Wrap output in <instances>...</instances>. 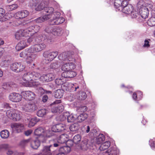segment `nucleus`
<instances>
[{"mask_svg":"<svg viewBox=\"0 0 155 155\" xmlns=\"http://www.w3.org/2000/svg\"><path fill=\"white\" fill-rule=\"evenodd\" d=\"M33 60L30 55V54L28 55L26 59V61L28 63H30L32 62Z\"/></svg>","mask_w":155,"mask_h":155,"instance_id":"e2e57ef3","label":"nucleus"},{"mask_svg":"<svg viewBox=\"0 0 155 155\" xmlns=\"http://www.w3.org/2000/svg\"><path fill=\"white\" fill-rule=\"evenodd\" d=\"M62 29L59 27H54L52 34L56 36H60L62 34Z\"/></svg>","mask_w":155,"mask_h":155,"instance_id":"7c9ffc66","label":"nucleus"},{"mask_svg":"<svg viewBox=\"0 0 155 155\" xmlns=\"http://www.w3.org/2000/svg\"><path fill=\"white\" fill-rule=\"evenodd\" d=\"M38 108L35 103L30 102L28 104H25L22 107L23 110L26 112H31L34 111Z\"/></svg>","mask_w":155,"mask_h":155,"instance_id":"f8f14e48","label":"nucleus"},{"mask_svg":"<svg viewBox=\"0 0 155 155\" xmlns=\"http://www.w3.org/2000/svg\"><path fill=\"white\" fill-rule=\"evenodd\" d=\"M147 24L150 26L155 25V17H152L147 21Z\"/></svg>","mask_w":155,"mask_h":155,"instance_id":"49530a36","label":"nucleus"},{"mask_svg":"<svg viewBox=\"0 0 155 155\" xmlns=\"http://www.w3.org/2000/svg\"><path fill=\"white\" fill-rule=\"evenodd\" d=\"M132 97L134 100L139 101L141 100L142 98L143 93L140 91H137L134 93Z\"/></svg>","mask_w":155,"mask_h":155,"instance_id":"cd10ccee","label":"nucleus"},{"mask_svg":"<svg viewBox=\"0 0 155 155\" xmlns=\"http://www.w3.org/2000/svg\"><path fill=\"white\" fill-rule=\"evenodd\" d=\"M79 88V85L76 83L74 84H70L68 87V90L71 92H74L77 91V90Z\"/></svg>","mask_w":155,"mask_h":155,"instance_id":"4c0bfd02","label":"nucleus"},{"mask_svg":"<svg viewBox=\"0 0 155 155\" xmlns=\"http://www.w3.org/2000/svg\"><path fill=\"white\" fill-rule=\"evenodd\" d=\"M23 85L25 87H39L41 84L38 81L32 82H25L23 84Z\"/></svg>","mask_w":155,"mask_h":155,"instance_id":"a878e982","label":"nucleus"},{"mask_svg":"<svg viewBox=\"0 0 155 155\" xmlns=\"http://www.w3.org/2000/svg\"><path fill=\"white\" fill-rule=\"evenodd\" d=\"M122 0H114V5L115 7L117 9V11H121L122 8Z\"/></svg>","mask_w":155,"mask_h":155,"instance_id":"473e14b6","label":"nucleus"},{"mask_svg":"<svg viewBox=\"0 0 155 155\" xmlns=\"http://www.w3.org/2000/svg\"><path fill=\"white\" fill-rule=\"evenodd\" d=\"M90 147V145L88 143L87 140L85 139L82 140L81 142L80 147L83 150H86Z\"/></svg>","mask_w":155,"mask_h":155,"instance_id":"c756f323","label":"nucleus"},{"mask_svg":"<svg viewBox=\"0 0 155 155\" xmlns=\"http://www.w3.org/2000/svg\"><path fill=\"white\" fill-rule=\"evenodd\" d=\"M8 19V18L7 16V15H3L2 17L0 18V21L3 22L6 21Z\"/></svg>","mask_w":155,"mask_h":155,"instance_id":"0e129e2a","label":"nucleus"},{"mask_svg":"<svg viewBox=\"0 0 155 155\" xmlns=\"http://www.w3.org/2000/svg\"><path fill=\"white\" fill-rule=\"evenodd\" d=\"M48 3V0L44 1V0H42V1L39 2L38 3H36L35 4H34L33 5H32V6L36 11H39L44 8L45 5H47Z\"/></svg>","mask_w":155,"mask_h":155,"instance_id":"f3484780","label":"nucleus"},{"mask_svg":"<svg viewBox=\"0 0 155 155\" xmlns=\"http://www.w3.org/2000/svg\"><path fill=\"white\" fill-rule=\"evenodd\" d=\"M51 22H49V25H47L45 28L44 30L45 32L47 33H52L54 27L50 24Z\"/></svg>","mask_w":155,"mask_h":155,"instance_id":"c03bdc74","label":"nucleus"},{"mask_svg":"<svg viewBox=\"0 0 155 155\" xmlns=\"http://www.w3.org/2000/svg\"><path fill=\"white\" fill-rule=\"evenodd\" d=\"M149 144L152 148H155V141L151 140H149Z\"/></svg>","mask_w":155,"mask_h":155,"instance_id":"69168bd1","label":"nucleus"},{"mask_svg":"<svg viewBox=\"0 0 155 155\" xmlns=\"http://www.w3.org/2000/svg\"><path fill=\"white\" fill-rule=\"evenodd\" d=\"M59 152L65 154L69 153L71 151V148L69 146L61 147L59 149Z\"/></svg>","mask_w":155,"mask_h":155,"instance_id":"f704fd0d","label":"nucleus"},{"mask_svg":"<svg viewBox=\"0 0 155 155\" xmlns=\"http://www.w3.org/2000/svg\"><path fill=\"white\" fill-rule=\"evenodd\" d=\"M25 66L20 62L15 63L10 66L11 70L17 72L22 71L25 69Z\"/></svg>","mask_w":155,"mask_h":155,"instance_id":"dca6fc26","label":"nucleus"},{"mask_svg":"<svg viewBox=\"0 0 155 155\" xmlns=\"http://www.w3.org/2000/svg\"><path fill=\"white\" fill-rule=\"evenodd\" d=\"M46 47V45L44 43L37 44L29 48V51L31 53L39 52L44 49Z\"/></svg>","mask_w":155,"mask_h":155,"instance_id":"4468645a","label":"nucleus"},{"mask_svg":"<svg viewBox=\"0 0 155 155\" xmlns=\"http://www.w3.org/2000/svg\"><path fill=\"white\" fill-rule=\"evenodd\" d=\"M66 142L67 144L69 145V146L70 147L72 146L73 145V143H74L73 140H69L68 139Z\"/></svg>","mask_w":155,"mask_h":155,"instance_id":"774afa93","label":"nucleus"},{"mask_svg":"<svg viewBox=\"0 0 155 155\" xmlns=\"http://www.w3.org/2000/svg\"><path fill=\"white\" fill-rule=\"evenodd\" d=\"M11 127L13 131L17 133L22 132L24 128L23 124L16 123L12 124Z\"/></svg>","mask_w":155,"mask_h":155,"instance_id":"412c9836","label":"nucleus"},{"mask_svg":"<svg viewBox=\"0 0 155 155\" xmlns=\"http://www.w3.org/2000/svg\"><path fill=\"white\" fill-rule=\"evenodd\" d=\"M105 140V137L104 135L102 134H99L97 137L95 142L97 144L101 143Z\"/></svg>","mask_w":155,"mask_h":155,"instance_id":"a19ab883","label":"nucleus"},{"mask_svg":"<svg viewBox=\"0 0 155 155\" xmlns=\"http://www.w3.org/2000/svg\"><path fill=\"white\" fill-rule=\"evenodd\" d=\"M54 133L50 129L46 130L41 127H39L35 130V134L38 137L37 138L42 143H45L48 138L52 137Z\"/></svg>","mask_w":155,"mask_h":155,"instance_id":"f03ea898","label":"nucleus"},{"mask_svg":"<svg viewBox=\"0 0 155 155\" xmlns=\"http://www.w3.org/2000/svg\"><path fill=\"white\" fill-rule=\"evenodd\" d=\"M40 76V74L37 72H29L23 74L22 79L26 82H30L29 81L32 80L33 79L35 80L38 79Z\"/></svg>","mask_w":155,"mask_h":155,"instance_id":"39448f33","label":"nucleus"},{"mask_svg":"<svg viewBox=\"0 0 155 155\" xmlns=\"http://www.w3.org/2000/svg\"><path fill=\"white\" fill-rule=\"evenodd\" d=\"M150 39H145L144 41V44L143 45V48H148L150 47Z\"/></svg>","mask_w":155,"mask_h":155,"instance_id":"4d7b16f0","label":"nucleus"},{"mask_svg":"<svg viewBox=\"0 0 155 155\" xmlns=\"http://www.w3.org/2000/svg\"><path fill=\"white\" fill-rule=\"evenodd\" d=\"M143 2L142 0L140 1L138 3V5H140L142 6L139 10L140 15L143 19H145L148 17L149 14V11L148 10V8H146V7H144L142 4Z\"/></svg>","mask_w":155,"mask_h":155,"instance_id":"ddd939ff","label":"nucleus"},{"mask_svg":"<svg viewBox=\"0 0 155 155\" xmlns=\"http://www.w3.org/2000/svg\"><path fill=\"white\" fill-rule=\"evenodd\" d=\"M61 100H57L51 104V106L52 107L51 110L52 112L60 113L63 111L64 110V106L61 104L57 105L61 103Z\"/></svg>","mask_w":155,"mask_h":155,"instance_id":"6e6552de","label":"nucleus"},{"mask_svg":"<svg viewBox=\"0 0 155 155\" xmlns=\"http://www.w3.org/2000/svg\"><path fill=\"white\" fill-rule=\"evenodd\" d=\"M29 141V139L23 140L21 142L20 145L21 147H24L27 145Z\"/></svg>","mask_w":155,"mask_h":155,"instance_id":"bf43d9fd","label":"nucleus"},{"mask_svg":"<svg viewBox=\"0 0 155 155\" xmlns=\"http://www.w3.org/2000/svg\"><path fill=\"white\" fill-rule=\"evenodd\" d=\"M18 6L16 4H12L8 6V8L10 10H12L17 8Z\"/></svg>","mask_w":155,"mask_h":155,"instance_id":"052dcab7","label":"nucleus"},{"mask_svg":"<svg viewBox=\"0 0 155 155\" xmlns=\"http://www.w3.org/2000/svg\"><path fill=\"white\" fill-rule=\"evenodd\" d=\"M40 27L38 25L31 26L27 29L20 30L17 31L15 34V38L19 40L24 39L28 37H30L26 40L28 46L30 44H35L34 41V35H31L34 33H36L39 30Z\"/></svg>","mask_w":155,"mask_h":155,"instance_id":"f257e3e1","label":"nucleus"},{"mask_svg":"<svg viewBox=\"0 0 155 155\" xmlns=\"http://www.w3.org/2000/svg\"><path fill=\"white\" fill-rule=\"evenodd\" d=\"M9 135V131L6 130H2L0 132V136L1 138L3 139L8 138Z\"/></svg>","mask_w":155,"mask_h":155,"instance_id":"79ce46f5","label":"nucleus"},{"mask_svg":"<svg viewBox=\"0 0 155 155\" xmlns=\"http://www.w3.org/2000/svg\"><path fill=\"white\" fill-rule=\"evenodd\" d=\"M87 110V107L85 106H81L78 107L77 109V110L78 112H84Z\"/></svg>","mask_w":155,"mask_h":155,"instance_id":"6e6d98bb","label":"nucleus"},{"mask_svg":"<svg viewBox=\"0 0 155 155\" xmlns=\"http://www.w3.org/2000/svg\"><path fill=\"white\" fill-rule=\"evenodd\" d=\"M115 149L114 147H111L108 150L105 151V153H109V155H113V154L114 153V151Z\"/></svg>","mask_w":155,"mask_h":155,"instance_id":"13d9d810","label":"nucleus"},{"mask_svg":"<svg viewBox=\"0 0 155 155\" xmlns=\"http://www.w3.org/2000/svg\"><path fill=\"white\" fill-rule=\"evenodd\" d=\"M144 7H146V8H148V11L149 10L151 11L152 13H153V11H154L155 12L154 14H155V8L152 4H146V5L144 6Z\"/></svg>","mask_w":155,"mask_h":155,"instance_id":"5fc2aeb1","label":"nucleus"},{"mask_svg":"<svg viewBox=\"0 0 155 155\" xmlns=\"http://www.w3.org/2000/svg\"><path fill=\"white\" fill-rule=\"evenodd\" d=\"M58 52L57 51L49 52L45 51L43 53V56L45 58L46 64L48 63L53 60L57 56Z\"/></svg>","mask_w":155,"mask_h":155,"instance_id":"1a4fd4ad","label":"nucleus"},{"mask_svg":"<svg viewBox=\"0 0 155 155\" xmlns=\"http://www.w3.org/2000/svg\"><path fill=\"white\" fill-rule=\"evenodd\" d=\"M29 51V48L28 49H26L23 51L20 54V57L21 58H25L26 57H27L28 55L30 54V53H31V51Z\"/></svg>","mask_w":155,"mask_h":155,"instance_id":"37998d69","label":"nucleus"},{"mask_svg":"<svg viewBox=\"0 0 155 155\" xmlns=\"http://www.w3.org/2000/svg\"><path fill=\"white\" fill-rule=\"evenodd\" d=\"M69 128L71 131L76 132L79 128L78 125V124H75L71 125Z\"/></svg>","mask_w":155,"mask_h":155,"instance_id":"603ef678","label":"nucleus"},{"mask_svg":"<svg viewBox=\"0 0 155 155\" xmlns=\"http://www.w3.org/2000/svg\"><path fill=\"white\" fill-rule=\"evenodd\" d=\"M26 39L21 40L16 45L15 48L17 51L21 50L28 46Z\"/></svg>","mask_w":155,"mask_h":155,"instance_id":"393cba45","label":"nucleus"},{"mask_svg":"<svg viewBox=\"0 0 155 155\" xmlns=\"http://www.w3.org/2000/svg\"><path fill=\"white\" fill-rule=\"evenodd\" d=\"M65 125L61 124H58L53 126L51 129H50L51 131L54 133V135L52 136V137H56L57 135L56 133L64 130H65Z\"/></svg>","mask_w":155,"mask_h":155,"instance_id":"2eb2a0df","label":"nucleus"},{"mask_svg":"<svg viewBox=\"0 0 155 155\" xmlns=\"http://www.w3.org/2000/svg\"><path fill=\"white\" fill-rule=\"evenodd\" d=\"M28 11L26 10L20 11L16 12L15 15L17 19H22L27 17L29 15Z\"/></svg>","mask_w":155,"mask_h":155,"instance_id":"4be33fe9","label":"nucleus"},{"mask_svg":"<svg viewBox=\"0 0 155 155\" xmlns=\"http://www.w3.org/2000/svg\"><path fill=\"white\" fill-rule=\"evenodd\" d=\"M73 140L74 143H78L81 140V136L79 134L76 135L74 137Z\"/></svg>","mask_w":155,"mask_h":155,"instance_id":"09e8293b","label":"nucleus"},{"mask_svg":"<svg viewBox=\"0 0 155 155\" xmlns=\"http://www.w3.org/2000/svg\"><path fill=\"white\" fill-rule=\"evenodd\" d=\"M27 119L28 121L29 122L28 127H29L34 126L38 120L37 119V118L35 117L31 118H27Z\"/></svg>","mask_w":155,"mask_h":155,"instance_id":"72a5a7b5","label":"nucleus"},{"mask_svg":"<svg viewBox=\"0 0 155 155\" xmlns=\"http://www.w3.org/2000/svg\"><path fill=\"white\" fill-rule=\"evenodd\" d=\"M55 84L58 86L63 85L64 83V80L62 78H57L55 81Z\"/></svg>","mask_w":155,"mask_h":155,"instance_id":"864d4df0","label":"nucleus"},{"mask_svg":"<svg viewBox=\"0 0 155 155\" xmlns=\"http://www.w3.org/2000/svg\"><path fill=\"white\" fill-rule=\"evenodd\" d=\"M34 41L35 43H38L41 42V41L45 40L47 38V37L46 36L44 37V35H34Z\"/></svg>","mask_w":155,"mask_h":155,"instance_id":"2f4dec72","label":"nucleus"},{"mask_svg":"<svg viewBox=\"0 0 155 155\" xmlns=\"http://www.w3.org/2000/svg\"><path fill=\"white\" fill-rule=\"evenodd\" d=\"M75 99V96L72 94H70L67 97V100L70 101H73Z\"/></svg>","mask_w":155,"mask_h":155,"instance_id":"680f3d73","label":"nucleus"},{"mask_svg":"<svg viewBox=\"0 0 155 155\" xmlns=\"http://www.w3.org/2000/svg\"><path fill=\"white\" fill-rule=\"evenodd\" d=\"M87 117V115L85 113L80 114L78 117L77 116V121L79 122H81L85 120Z\"/></svg>","mask_w":155,"mask_h":155,"instance_id":"ea45409f","label":"nucleus"},{"mask_svg":"<svg viewBox=\"0 0 155 155\" xmlns=\"http://www.w3.org/2000/svg\"><path fill=\"white\" fill-rule=\"evenodd\" d=\"M21 94L24 99L29 101L33 100L36 96L34 92L29 91H23L21 93Z\"/></svg>","mask_w":155,"mask_h":155,"instance_id":"6ab92c4d","label":"nucleus"},{"mask_svg":"<svg viewBox=\"0 0 155 155\" xmlns=\"http://www.w3.org/2000/svg\"><path fill=\"white\" fill-rule=\"evenodd\" d=\"M52 137L54 138L52 140L53 146L54 147H58L60 144L66 143L68 140V136L65 134H62L57 138L56 137Z\"/></svg>","mask_w":155,"mask_h":155,"instance_id":"0eeeda50","label":"nucleus"},{"mask_svg":"<svg viewBox=\"0 0 155 155\" xmlns=\"http://www.w3.org/2000/svg\"><path fill=\"white\" fill-rule=\"evenodd\" d=\"M6 114L9 118L15 121L19 120L22 117V113L21 112L13 109L7 110Z\"/></svg>","mask_w":155,"mask_h":155,"instance_id":"20e7f679","label":"nucleus"},{"mask_svg":"<svg viewBox=\"0 0 155 155\" xmlns=\"http://www.w3.org/2000/svg\"><path fill=\"white\" fill-rule=\"evenodd\" d=\"M87 97L86 93L84 92L81 91L79 93L78 98L80 100H85Z\"/></svg>","mask_w":155,"mask_h":155,"instance_id":"8fccbe9b","label":"nucleus"},{"mask_svg":"<svg viewBox=\"0 0 155 155\" xmlns=\"http://www.w3.org/2000/svg\"><path fill=\"white\" fill-rule=\"evenodd\" d=\"M42 142L39 140V139L37 138L34 141L32 142L31 146L33 149H36L40 145V143Z\"/></svg>","mask_w":155,"mask_h":155,"instance_id":"58836bf2","label":"nucleus"},{"mask_svg":"<svg viewBox=\"0 0 155 155\" xmlns=\"http://www.w3.org/2000/svg\"><path fill=\"white\" fill-rule=\"evenodd\" d=\"M69 52H63L59 54L58 58L59 60L62 61L63 62L67 61H69V62L75 61L76 60L74 58V56L69 55Z\"/></svg>","mask_w":155,"mask_h":155,"instance_id":"9d476101","label":"nucleus"},{"mask_svg":"<svg viewBox=\"0 0 155 155\" xmlns=\"http://www.w3.org/2000/svg\"><path fill=\"white\" fill-rule=\"evenodd\" d=\"M61 13L58 12H55L54 14L52 15V18L50 20V24L51 25H59L64 22L65 19L60 17Z\"/></svg>","mask_w":155,"mask_h":155,"instance_id":"423d86ee","label":"nucleus"},{"mask_svg":"<svg viewBox=\"0 0 155 155\" xmlns=\"http://www.w3.org/2000/svg\"><path fill=\"white\" fill-rule=\"evenodd\" d=\"M44 10L45 12L48 14L45 15H49V19H50V20L52 18V15L53 14H54V13L55 12H54V9L52 7H45L44 8Z\"/></svg>","mask_w":155,"mask_h":155,"instance_id":"bb28decb","label":"nucleus"},{"mask_svg":"<svg viewBox=\"0 0 155 155\" xmlns=\"http://www.w3.org/2000/svg\"><path fill=\"white\" fill-rule=\"evenodd\" d=\"M54 75L52 73L48 74H43L39 78L40 80L43 82H47L51 81L54 78Z\"/></svg>","mask_w":155,"mask_h":155,"instance_id":"a211bd4d","label":"nucleus"},{"mask_svg":"<svg viewBox=\"0 0 155 155\" xmlns=\"http://www.w3.org/2000/svg\"><path fill=\"white\" fill-rule=\"evenodd\" d=\"M110 144L111 143L110 141H106L102 143L99 147V149L101 151L104 150L109 147Z\"/></svg>","mask_w":155,"mask_h":155,"instance_id":"c85d7f7f","label":"nucleus"},{"mask_svg":"<svg viewBox=\"0 0 155 155\" xmlns=\"http://www.w3.org/2000/svg\"><path fill=\"white\" fill-rule=\"evenodd\" d=\"M48 15H44L35 19V21L37 23H41L49 19Z\"/></svg>","mask_w":155,"mask_h":155,"instance_id":"c9c22d12","label":"nucleus"},{"mask_svg":"<svg viewBox=\"0 0 155 155\" xmlns=\"http://www.w3.org/2000/svg\"><path fill=\"white\" fill-rule=\"evenodd\" d=\"M60 66V62L57 61L52 63L50 66V68L53 69L58 68H59Z\"/></svg>","mask_w":155,"mask_h":155,"instance_id":"de8ad7c7","label":"nucleus"},{"mask_svg":"<svg viewBox=\"0 0 155 155\" xmlns=\"http://www.w3.org/2000/svg\"><path fill=\"white\" fill-rule=\"evenodd\" d=\"M41 1H42V0H30V2L32 5H33L34 4H35L36 3H38L39 2Z\"/></svg>","mask_w":155,"mask_h":155,"instance_id":"338daca9","label":"nucleus"},{"mask_svg":"<svg viewBox=\"0 0 155 155\" xmlns=\"http://www.w3.org/2000/svg\"><path fill=\"white\" fill-rule=\"evenodd\" d=\"M47 111L45 109H41L37 112V115L39 117H42L46 114Z\"/></svg>","mask_w":155,"mask_h":155,"instance_id":"a18cd8bd","label":"nucleus"},{"mask_svg":"<svg viewBox=\"0 0 155 155\" xmlns=\"http://www.w3.org/2000/svg\"><path fill=\"white\" fill-rule=\"evenodd\" d=\"M64 93L63 90L61 89H58L55 91L54 94V97L57 98H61L63 97Z\"/></svg>","mask_w":155,"mask_h":155,"instance_id":"e433bc0d","label":"nucleus"},{"mask_svg":"<svg viewBox=\"0 0 155 155\" xmlns=\"http://www.w3.org/2000/svg\"><path fill=\"white\" fill-rule=\"evenodd\" d=\"M76 115H74L72 114L70 115L67 116V121L68 122H73L75 120L77 119Z\"/></svg>","mask_w":155,"mask_h":155,"instance_id":"3c124183","label":"nucleus"},{"mask_svg":"<svg viewBox=\"0 0 155 155\" xmlns=\"http://www.w3.org/2000/svg\"><path fill=\"white\" fill-rule=\"evenodd\" d=\"M8 97L10 100L14 102H19L22 99L21 95L19 93H12L10 94Z\"/></svg>","mask_w":155,"mask_h":155,"instance_id":"aec40b11","label":"nucleus"},{"mask_svg":"<svg viewBox=\"0 0 155 155\" xmlns=\"http://www.w3.org/2000/svg\"><path fill=\"white\" fill-rule=\"evenodd\" d=\"M77 75V73L76 72L70 70L63 72L61 74V76L64 78H71L74 77Z\"/></svg>","mask_w":155,"mask_h":155,"instance_id":"b1692460","label":"nucleus"},{"mask_svg":"<svg viewBox=\"0 0 155 155\" xmlns=\"http://www.w3.org/2000/svg\"><path fill=\"white\" fill-rule=\"evenodd\" d=\"M122 5L121 10L126 14L130 15L132 18H136L139 15L138 12L134 10L133 6L131 4H128L127 1H124Z\"/></svg>","mask_w":155,"mask_h":155,"instance_id":"7ed1b4c3","label":"nucleus"},{"mask_svg":"<svg viewBox=\"0 0 155 155\" xmlns=\"http://www.w3.org/2000/svg\"><path fill=\"white\" fill-rule=\"evenodd\" d=\"M52 146V145H51L44 147L41 153L36 154L35 155H52V153L50 148Z\"/></svg>","mask_w":155,"mask_h":155,"instance_id":"5701e85b","label":"nucleus"},{"mask_svg":"<svg viewBox=\"0 0 155 155\" xmlns=\"http://www.w3.org/2000/svg\"><path fill=\"white\" fill-rule=\"evenodd\" d=\"M75 61H67L63 62L61 66V70L64 72L69 70H72L76 68V65L74 63Z\"/></svg>","mask_w":155,"mask_h":155,"instance_id":"9b49d317","label":"nucleus"}]
</instances>
